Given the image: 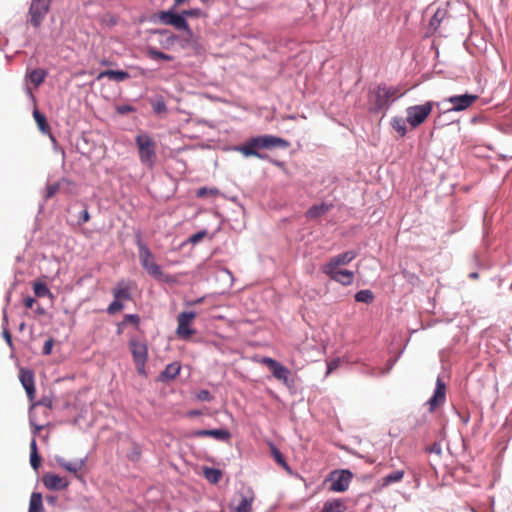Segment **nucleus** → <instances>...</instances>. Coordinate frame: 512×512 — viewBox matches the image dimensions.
<instances>
[{
  "instance_id": "f257e3e1",
  "label": "nucleus",
  "mask_w": 512,
  "mask_h": 512,
  "mask_svg": "<svg viewBox=\"0 0 512 512\" xmlns=\"http://www.w3.org/2000/svg\"><path fill=\"white\" fill-rule=\"evenodd\" d=\"M290 143L280 137L273 135H262L253 137L245 142L243 145L237 148V151L241 152L245 157L254 156L259 159H267L266 154L259 152L260 149H271V148H288Z\"/></svg>"
},
{
  "instance_id": "f03ea898",
  "label": "nucleus",
  "mask_w": 512,
  "mask_h": 512,
  "mask_svg": "<svg viewBox=\"0 0 512 512\" xmlns=\"http://www.w3.org/2000/svg\"><path fill=\"white\" fill-rule=\"evenodd\" d=\"M137 246L139 249V260L146 272L157 280L169 281L168 276L163 273L161 267L154 261L153 254L142 240L139 239L137 241Z\"/></svg>"
},
{
  "instance_id": "7ed1b4c3",
  "label": "nucleus",
  "mask_w": 512,
  "mask_h": 512,
  "mask_svg": "<svg viewBox=\"0 0 512 512\" xmlns=\"http://www.w3.org/2000/svg\"><path fill=\"white\" fill-rule=\"evenodd\" d=\"M138 147V154L141 163L152 168L156 162V145L154 140L147 134L137 135L135 138Z\"/></svg>"
},
{
  "instance_id": "20e7f679",
  "label": "nucleus",
  "mask_w": 512,
  "mask_h": 512,
  "mask_svg": "<svg viewBox=\"0 0 512 512\" xmlns=\"http://www.w3.org/2000/svg\"><path fill=\"white\" fill-rule=\"evenodd\" d=\"M433 102L428 101L422 105L410 106L406 109V121L411 128H417L423 124L433 110Z\"/></svg>"
},
{
  "instance_id": "39448f33",
  "label": "nucleus",
  "mask_w": 512,
  "mask_h": 512,
  "mask_svg": "<svg viewBox=\"0 0 512 512\" xmlns=\"http://www.w3.org/2000/svg\"><path fill=\"white\" fill-rule=\"evenodd\" d=\"M129 348L132 353L133 360L135 362L137 371L140 374L145 373V364L148 359V348L145 341H141L136 338H132L129 341Z\"/></svg>"
},
{
  "instance_id": "423d86ee",
  "label": "nucleus",
  "mask_w": 512,
  "mask_h": 512,
  "mask_svg": "<svg viewBox=\"0 0 512 512\" xmlns=\"http://www.w3.org/2000/svg\"><path fill=\"white\" fill-rule=\"evenodd\" d=\"M195 318L196 313L193 311H184L177 316L176 334L180 339L188 340L196 333V330L191 328Z\"/></svg>"
},
{
  "instance_id": "0eeeda50",
  "label": "nucleus",
  "mask_w": 512,
  "mask_h": 512,
  "mask_svg": "<svg viewBox=\"0 0 512 512\" xmlns=\"http://www.w3.org/2000/svg\"><path fill=\"white\" fill-rule=\"evenodd\" d=\"M353 478V474L349 470H335L329 475L328 481L330 484V491L333 492H345Z\"/></svg>"
},
{
  "instance_id": "6e6552de",
  "label": "nucleus",
  "mask_w": 512,
  "mask_h": 512,
  "mask_svg": "<svg viewBox=\"0 0 512 512\" xmlns=\"http://www.w3.org/2000/svg\"><path fill=\"white\" fill-rule=\"evenodd\" d=\"M50 0H32L29 15L30 23L33 27L38 28L49 11Z\"/></svg>"
},
{
  "instance_id": "1a4fd4ad",
  "label": "nucleus",
  "mask_w": 512,
  "mask_h": 512,
  "mask_svg": "<svg viewBox=\"0 0 512 512\" xmlns=\"http://www.w3.org/2000/svg\"><path fill=\"white\" fill-rule=\"evenodd\" d=\"M158 19L162 24L171 25L178 30L190 32L189 24L182 14H176L173 11H160Z\"/></svg>"
},
{
  "instance_id": "9d476101",
  "label": "nucleus",
  "mask_w": 512,
  "mask_h": 512,
  "mask_svg": "<svg viewBox=\"0 0 512 512\" xmlns=\"http://www.w3.org/2000/svg\"><path fill=\"white\" fill-rule=\"evenodd\" d=\"M357 256L354 251H347L332 257L328 263L321 267L323 273H331L332 269H339L340 265H346L350 263Z\"/></svg>"
},
{
  "instance_id": "9b49d317",
  "label": "nucleus",
  "mask_w": 512,
  "mask_h": 512,
  "mask_svg": "<svg viewBox=\"0 0 512 512\" xmlns=\"http://www.w3.org/2000/svg\"><path fill=\"white\" fill-rule=\"evenodd\" d=\"M261 363L265 364L269 368V370L277 380L282 381L283 383L288 382L290 371L281 363L277 362L276 360L270 357H264L261 360Z\"/></svg>"
},
{
  "instance_id": "f8f14e48",
  "label": "nucleus",
  "mask_w": 512,
  "mask_h": 512,
  "mask_svg": "<svg viewBox=\"0 0 512 512\" xmlns=\"http://www.w3.org/2000/svg\"><path fill=\"white\" fill-rule=\"evenodd\" d=\"M478 99L477 95L472 94H464L451 96L446 99L447 102L452 104L450 110L452 111H463L474 104V102Z\"/></svg>"
},
{
  "instance_id": "ddd939ff",
  "label": "nucleus",
  "mask_w": 512,
  "mask_h": 512,
  "mask_svg": "<svg viewBox=\"0 0 512 512\" xmlns=\"http://www.w3.org/2000/svg\"><path fill=\"white\" fill-rule=\"evenodd\" d=\"M446 399V386L441 378L436 380V388L433 396L428 400L429 410L433 412L437 407L444 404Z\"/></svg>"
},
{
  "instance_id": "4468645a",
  "label": "nucleus",
  "mask_w": 512,
  "mask_h": 512,
  "mask_svg": "<svg viewBox=\"0 0 512 512\" xmlns=\"http://www.w3.org/2000/svg\"><path fill=\"white\" fill-rule=\"evenodd\" d=\"M55 461L57 462L58 466L65 471L72 473L77 478H81L79 473L85 466L86 458L75 461H68L64 457L56 456Z\"/></svg>"
},
{
  "instance_id": "2eb2a0df",
  "label": "nucleus",
  "mask_w": 512,
  "mask_h": 512,
  "mask_svg": "<svg viewBox=\"0 0 512 512\" xmlns=\"http://www.w3.org/2000/svg\"><path fill=\"white\" fill-rule=\"evenodd\" d=\"M43 484L49 490H63L69 486V482L66 478L60 477L53 473H47L42 478Z\"/></svg>"
},
{
  "instance_id": "dca6fc26",
  "label": "nucleus",
  "mask_w": 512,
  "mask_h": 512,
  "mask_svg": "<svg viewBox=\"0 0 512 512\" xmlns=\"http://www.w3.org/2000/svg\"><path fill=\"white\" fill-rule=\"evenodd\" d=\"M21 384L23 385L30 401L35 398L34 374L27 369H21L19 373Z\"/></svg>"
},
{
  "instance_id": "f3484780",
  "label": "nucleus",
  "mask_w": 512,
  "mask_h": 512,
  "mask_svg": "<svg viewBox=\"0 0 512 512\" xmlns=\"http://www.w3.org/2000/svg\"><path fill=\"white\" fill-rule=\"evenodd\" d=\"M331 280H334L344 286L352 284L354 280V273L346 269H332L331 273H324Z\"/></svg>"
},
{
  "instance_id": "a211bd4d",
  "label": "nucleus",
  "mask_w": 512,
  "mask_h": 512,
  "mask_svg": "<svg viewBox=\"0 0 512 512\" xmlns=\"http://www.w3.org/2000/svg\"><path fill=\"white\" fill-rule=\"evenodd\" d=\"M134 285L132 282H124L121 281L117 283V285L113 288L112 293L114 298L120 299V300H131V290L133 289Z\"/></svg>"
},
{
  "instance_id": "6ab92c4d",
  "label": "nucleus",
  "mask_w": 512,
  "mask_h": 512,
  "mask_svg": "<svg viewBox=\"0 0 512 512\" xmlns=\"http://www.w3.org/2000/svg\"><path fill=\"white\" fill-rule=\"evenodd\" d=\"M196 437H213L219 441H227L230 439L231 434L226 429H211V430H198L194 432Z\"/></svg>"
},
{
  "instance_id": "aec40b11",
  "label": "nucleus",
  "mask_w": 512,
  "mask_h": 512,
  "mask_svg": "<svg viewBox=\"0 0 512 512\" xmlns=\"http://www.w3.org/2000/svg\"><path fill=\"white\" fill-rule=\"evenodd\" d=\"M375 99L373 102L372 110L375 112H379L387 109L389 104V99L387 98V92L384 88L377 87L375 91Z\"/></svg>"
},
{
  "instance_id": "412c9836",
  "label": "nucleus",
  "mask_w": 512,
  "mask_h": 512,
  "mask_svg": "<svg viewBox=\"0 0 512 512\" xmlns=\"http://www.w3.org/2000/svg\"><path fill=\"white\" fill-rule=\"evenodd\" d=\"M181 365L178 362L168 364L159 375V381L167 382L173 380L180 373Z\"/></svg>"
},
{
  "instance_id": "4be33fe9",
  "label": "nucleus",
  "mask_w": 512,
  "mask_h": 512,
  "mask_svg": "<svg viewBox=\"0 0 512 512\" xmlns=\"http://www.w3.org/2000/svg\"><path fill=\"white\" fill-rule=\"evenodd\" d=\"M102 78H108L116 82H122L129 79L130 75L128 72L123 70H105L98 74L97 80H101Z\"/></svg>"
},
{
  "instance_id": "5701e85b",
  "label": "nucleus",
  "mask_w": 512,
  "mask_h": 512,
  "mask_svg": "<svg viewBox=\"0 0 512 512\" xmlns=\"http://www.w3.org/2000/svg\"><path fill=\"white\" fill-rule=\"evenodd\" d=\"M332 208L331 204L322 203L320 205H313L306 212L308 219H316L321 215L327 213Z\"/></svg>"
},
{
  "instance_id": "b1692460",
  "label": "nucleus",
  "mask_w": 512,
  "mask_h": 512,
  "mask_svg": "<svg viewBox=\"0 0 512 512\" xmlns=\"http://www.w3.org/2000/svg\"><path fill=\"white\" fill-rule=\"evenodd\" d=\"M346 505L341 499L328 500L324 503L322 512H344Z\"/></svg>"
},
{
  "instance_id": "393cba45",
  "label": "nucleus",
  "mask_w": 512,
  "mask_h": 512,
  "mask_svg": "<svg viewBox=\"0 0 512 512\" xmlns=\"http://www.w3.org/2000/svg\"><path fill=\"white\" fill-rule=\"evenodd\" d=\"M28 512H45L41 493L33 492L31 494Z\"/></svg>"
},
{
  "instance_id": "a878e982",
  "label": "nucleus",
  "mask_w": 512,
  "mask_h": 512,
  "mask_svg": "<svg viewBox=\"0 0 512 512\" xmlns=\"http://www.w3.org/2000/svg\"><path fill=\"white\" fill-rule=\"evenodd\" d=\"M270 451L271 455L274 458L275 462L280 465L284 470L288 473H291V467L286 462L283 454L279 451V449L272 443H270Z\"/></svg>"
},
{
  "instance_id": "bb28decb",
  "label": "nucleus",
  "mask_w": 512,
  "mask_h": 512,
  "mask_svg": "<svg viewBox=\"0 0 512 512\" xmlns=\"http://www.w3.org/2000/svg\"><path fill=\"white\" fill-rule=\"evenodd\" d=\"M33 117H34V120H35L39 130L44 134H49L50 126L46 120L45 115L42 114L41 112H39L37 109H35L33 111Z\"/></svg>"
},
{
  "instance_id": "cd10ccee",
  "label": "nucleus",
  "mask_w": 512,
  "mask_h": 512,
  "mask_svg": "<svg viewBox=\"0 0 512 512\" xmlns=\"http://www.w3.org/2000/svg\"><path fill=\"white\" fill-rule=\"evenodd\" d=\"M30 464L34 470H38L41 464V458L38 455L37 443L35 438L30 443Z\"/></svg>"
},
{
  "instance_id": "c85d7f7f",
  "label": "nucleus",
  "mask_w": 512,
  "mask_h": 512,
  "mask_svg": "<svg viewBox=\"0 0 512 512\" xmlns=\"http://www.w3.org/2000/svg\"><path fill=\"white\" fill-rule=\"evenodd\" d=\"M33 291L37 297L43 298V297H49L53 298V294L47 287L45 283L42 282H35L33 284Z\"/></svg>"
},
{
  "instance_id": "c756f323",
  "label": "nucleus",
  "mask_w": 512,
  "mask_h": 512,
  "mask_svg": "<svg viewBox=\"0 0 512 512\" xmlns=\"http://www.w3.org/2000/svg\"><path fill=\"white\" fill-rule=\"evenodd\" d=\"M46 75L47 73L45 70L34 69L29 73V79L35 85V87H38L41 83L44 82Z\"/></svg>"
},
{
  "instance_id": "7c9ffc66",
  "label": "nucleus",
  "mask_w": 512,
  "mask_h": 512,
  "mask_svg": "<svg viewBox=\"0 0 512 512\" xmlns=\"http://www.w3.org/2000/svg\"><path fill=\"white\" fill-rule=\"evenodd\" d=\"M404 477L403 470L394 471L382 478V485L388 486L392 483L400 482Z\"/></svg>"
},
{
  "instance_id": "2f4dec72",
  "label": "nucleus",
  "mask_w": 512,
  "mask_h": 512,
  "mask_svg": "<svg viewBox=\"0 0 512 512\" xmlns=\"http://www.w3.org/2000/svg\"><path fill=\"white\" fill-rule=\"evenodd\" d=\"M406 123V119L402 117H395L391 121L393 129L399 133L400 136H404L407 133Z\"/></svg>"
},
{
  "instance_id": "473e14b6",
  "label": "nucleus",
  "mask_w": 512,
  "mask_h": 512,
  "mask_svg": "<svg viewBox=\"0 0 512 512\" xmlns=\"http://www.w3.org/2000/svg\"><path fill=\"white\" fill-rule=\"evenodd\" d=\"M147 55L149 58L154 60H164V61H172L173 57L169 54L163 53L161 51L156 50L155 48H149L147 50Z\"/></svg>"
},
{
  "instance_id": "72a5a7b5",
  "label": "nucleus",
  "mask_w": 512,
  "mask_h": 512,
  "mask_svg": "<svg viewBox=\"0 0 512 512\" xmlns=\"http://www.w3.org/2000/svg\"><path fill=\"white\" fill-rule=\"evenodd\" d=\"M253 499V496L242 497L240 503L235 508V512H251Z\"/></svg>"
},
{
  "instance_id": "f704fd0d",
  "label": "nucleus",
  "mask_w": 512,
  "mask_h": 512,
  "mask_svg": "<svg viewBox=\"0 0 512 512\" xmlns=\"http://www.w3.org/2000/svg\"><path fill=\"white\" fill-rule=\"evenodd\" d=\"M374 299V295L370 290H360L355 294V300L362 303H371Z\"/></svg>"
},
{
  "instance_id": "c9c22d12",
  "label": "nucleus",
  "mask_w": 512,
  "mask_h": 512,
  "mask_svg": "<svg viewBox=\"0 0 512 512\" xmlns=\"http://www.w3.org/2000/svg\"><path fill=\"white\" fill-rule=\"evenodd\" d=\"M446 14V10L437 9L430 20V26L433 27L434 29H437L440 26L442 20L445 18Z\"/></svg>"
},
{
  "instance_id": "e433bc0d",
  "label": "nucleus",
  "mask_w": 512,
  "mask_h": 512,
  "mask_svg": "<svg viewBox=\"0 0 512 512\" xmlns=\"http://www.w3.org/2000/svg\"><path fill=\"white\" fill-rule=\"evenodd\" d=\"M205 478L211 483H217L221 479V472L218 469L206 468L204 470Z\"/></svg>"
},
{
  "instance_id": "4c0bfd02",
  "label": "nucleus",
  "mask_w": 512,
  "mask_h": 512,
  "mask_svg": "<svg viewBox=\"0 0 512 512\" xmlns=\"http://www.w3.org/2000/svg\"><path fill=\"white\" fill-rule=\"evenodd\" d=\"M124 308L122 300L114 298V300L110 303L107 308V313L113 315Z\"/></svg>"
},
{
  "instance_id": "58836bf2",
  "label": "nucleus",
  "mask_w": 512,
  "mask_h": 512,
  "mask_svg": "<svg viewBox=\"0 0 512 512\" xmlns=\"http://www.w3.org/2000/svg\"><path fill=\"white\" fill-rule=\"evenodd\" d=\"M207 236L206 230H201L193 235H191L188 239V242L195 245L199 243L201 240H203Z\"/></svg>"
},
{
  "instance_id": "ea45409f",
  "label": "nucleus",
  "mask_w": 512,
  "mask_h": 512,
  "mask_svg": "<svg viewBox=\"0 0 512 512\" xmlns=\"http://www.w3.org/2000/svg\"><path fill=\"white\" fill-rule=\"evenodd\" d=\"M59 188H60L59 183H53V184L47 185L45 197L47 199L52 198L59 191Z\"/></svg>"
},
{
  "instance_id": "a19ab883",
  "label": "nucleus",
  "mask_w": 512,
  "mask_h": 512,
  "mask_svg": "<svg viewBox=\"0 0 512 512\" xmlns=\"http://www.w3.org/2000/svg\"><path fill=\"white\" fill-rule=\"evenodd\" d=\"M116 111L120 115H125L135 111V108L131 105H118L116 106Z\"/></svg>"
},
{
  "instance_id": "79ce46f5",
  "label": "nucleus",
  "mask_w": 512,
  "mask_h": 512,
  "mask_svg": "<svg viewBox=\"0 0 512 512\" xmlns=\"http://www.w3.org/2000/svg\"><path fill=\"white\" fill-rule=\"evenodd\" d=\"M53 345H54V340L53 338H49L45 341L44 345H43V349H42V353L44 355H49L51 354L52 352V349H53Z\"/></svg>"
},
{
  "instance_id": "37998d69",
  "label": "nucleus",
  "mask_w": 512,
  "mask_h": 512,
  "mask_svg": "<svg viewBox=\"0 0 512 512\" xmlns=\"http://www.w3.org/2000/svg\"><path fill=\"white\" fill-rule=\"evenodd\" d=\"M140 322V317L136 314H127L124 317L123 323H132L134 325H138Z\"/></svg>"
},
{
  "instance_id": "c03bdc74",
  "label": "nucleus",
  "mask_w": 512,
  "mask_h": 512,
  "mask_svg": "<svg viewBox=\"0 0 512 512\" xmlns=\"http://www.w3.org/2000/svg\"><path fill=\"white\" fill-rule=\"evenodd\" d=\"M426 451L428 453H434L436 455H441V453H442L441 445L437 442H434L426 448Z\"/></svg>"
},
{
  "instance_id": "a18cd8bd",
  "label": "nucleus",
  "mask_w": 512,
  "mask_h": 512,
  "mask_svg": "<svg viewBox=\"0 0 512 512\" xmlns=\"http://www.w3.org/2000/svg\"><path fill=\"white\" fill-rule=\"evenodd\" d=\"M182 15L183 17L185 18V16L187 17H195V18H198L200 17L201 15V10L198 9V8H195V9H189V10H184L182 12Z\"/></svg>"
},
{
  "instance_id": "49530a36",
  "label": "nucleus",
  "mask_w": 512,
  "mask_h": 512,
  "mask_svg": "<svg viewBox=\"0 0 512 512\" xmlns=\"http://www.w3.org/2000/svg\"><path fill=\"white\" fill-rule=\"evenodd\" d=\"M217 193V190H214V189H208V188H200L198 191H197V196L198 197H205L207 195H215Z\"/></svg>"
},
{
  "instance_id": "de8ad7c7",
  "label": "nucleus",
  "mask_w": 512,
  "mask_h": 512,
  "mask_svg": "<svg viewBox=\"0 0 512 512\" xmlns=\"http://www.w3.org/2000/svg\"><path fill=\"white\" fill-rule=\"evenodd\" d=\"M153 109L156 113L165 112L167 107L164 101H158L153 105Z\"/></svg>"
},
{
  "instance_id": "09e8293b",
  "label": "nucleus",
  "mask_w": 512,
  "mask_h": 512,
  "mask_svg": "<svg viewBox=\"0 0 512 512\" xmlns=\"http://www.w3.org/2000/svg\"><path fill=\"white\" fill-rule=\"evenodd\" d=\"M380 88H384L385 91L387 92V98L389 99V101L391 100L392 97H394L398 90L396 88H393V87H387L385 85H380L379 86Z\"/></svg>"
},
{
  "instance_id": "8fccbe9b",
  "label": "nucleus",
  "mask_w": 512,
  "mask_h": 512,
  "mask_svg": "<svg viewBox=\"0 0 512 512\" xmlns=\"http://www.w3.org/2000/svg\"><path fill=\"white\" fill-rule=\"evenodd\" d=\"M198 399L201 401H210L212 399V396L208 390H201L198 393Z\"/></svg>"
},
{
  "instance_id": "3c124183",
  "label": "nucleus",
  "mask_w": 512,
  "mask_h": 512,
  "mask_svg": "<svg viewBox=\"0 0 512 512\" xmlns=\"http://www.w3.org/2000/svg\"><path fill=\"white\" fill-rule=\"evenodd\" d=\"M30 424L33 426V434H34V437L37 436L40 431L44 428V425H38L34 422L32 416H30Z\"/></svg>"
},
{
  "instance_id": "603ef678",
  "label": "nucleus",
  "mask_w": 512,
  "mask_h": 512,
  "mask_svg": "<svg viewBox=\"0 0 512 512\" xmlns=\"http://www.w3.org/2000/svg\"><path fill=\"white\" fill-rule=\"evenodd\" d=\"M80 220L82 223H86L90 220V215H89V212L84 209L81 214H80Z\"/></svg>"
},
{
  "instance_id": "864d4df0",
  "label": "nucleus",
  "mask_w": 512,
  "mask_h": 512,
  "mask_svg": "<svg viewBox=\"0 0 512 512\" xmlns=\"http://www.w3.org/2000/svg\"><path fill=\"white\" fill-rule=\"evenodd\" d=\"M35 299L32 298V297H27L25 300H24V305L26 308H32L34 303H35Z\"/></svg>"
},
{
  "instance_id": "5fc2aeb1",
  "label": "nucleus",
  "mask_w": 512,
  "mask_h": 512,
  "mask_svg": "<svg viewBox=\"0 0 512 512\" xmlns=\"http://www.w3.org/2000/svg\"><path fill=\"white\" fill-rule=\"evenodd\" d=\"M3 336L6 340V342L8 343L9 346H12V337H11V334L8 330H4L3 331Z\"/></svg>"
},
{
  "instance_id": "6e6d98bb",
  "label": "nucleus",
  "mask_w": 512,
  "mask_h": 512,
  "mask_svg": "<svg viewBox=\"0 0 512 512\" xmlns=\"http://www.w3.org/2000/svg\"><path fill=\"white\" fill-rule=\"evenodd\" d=\"M37 405H44V406H46L48 408H51V401L50 400H46V399H42L38 403L33 404V407H35Z\"/></svg>"
},
{
  "instance_id": "4d7b16f0",
  "label": "nucleus",
  "mask_w": 512,
  "mask_h": 512,
  "mask_svg": "<svg viewBox=\"0 0 512 512\" xmlns=\"http://www.w3.org/2000/svg\"><path fill=\"white\" fill-rule=\"evenodd\" d=\"M36 312H37L39 315H44V314H45V309L39 306V307L37 308Z\"/></svg>"
},
{
  "instance_id": "13d9d810",
  "label": "nucleus",
  "mask_w": 512,
  "mask_h": 512,
  "mask_svg": "<svg viewBox=\"0 0 512 512\" xmlns=\"http://www.w3.org/2000/svg\"><path fill=\"white\" fill-rule=\"evenodd\" d=\"M189 415H191V416H197V415H200V412H199V411H191V412L189 413Z\"/></svg>"
},
{
  "instance_id": "bf43d9fd",
  "label": "nucleus",
  "mask_w": 512,
  "mask_h": 512,
  "mask_svg": "<svg viewBox=\"0 0 512 512\" xmlns=\"http://www.w3.org/2000/svg\"><path fill=\"white\" fill-rule=\"evenodd\" d=\"M334 367H335V365L333 363H330L328 365V372H331Z\"/></svg>"
},
{
  "instance_id": "052dcab7",
  "label": "nucleus",
  "mask_w": 512,
  "mask_h": 512,
  "mask_svg": "<svg viewBox=\"0 0 512 512\" xmlns=\"http://www.w3.org/2000/svg\"><path fill=\"white\" fill-rule=\"evenodd\" d=\"M101 64H102V65L107 66V65H109V62H108V61H106V60H103V61L101 62Z\"/></svg>"
},
{
  "instance_id": "680f3d73",
  "label": "nucleus",
  "mask_w": 512,
  "mask_h": 512,
  "mask_svg": "<svg viewBox=\"0 0 512 512\" xmlns=\"http://www.w3.org/2000/svg\"><path fill=\"white\" fill-rule=\"evenodd\" d=\"M470 276L473 277V278H477L478 277L477 273H472Z\"/></svg>"
},
{
  "instance_id": "e2e57ef3",
  "label": "nucleus",
  "mask_w": 512,
  "mask_h": 512,
  "mask_svg": "<svg viewBox=\"0 0 512 512\" xmlns=\"http://www.w3.org/2000/svg\"><path fill=\"white\" fill-rule=\"evenodd\" d=\"M200 1H201V2H203V3H206V2H208L209 0H200Z\"/></svg>"
}]
</instances>
